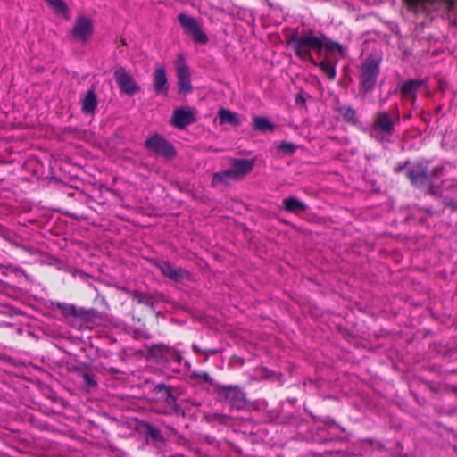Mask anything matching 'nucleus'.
<instances>
[{
    "mask_svg": "<svg viewBox=\"0 0 457 457\" xmlns=\"http://www.w3.org/2000/svg\"><path fill=\"white\" fill-rule=\"evenodd\" d=\"M179 93H190L193 90L188 66L182 54H178L175 61Z\"/></svg>",
    "mask_w": 457,
    "mask_h": 457,
    "instance_id": "7",
    "label": "nucleus"
},
{
    "mask_svg": "<svg viewBox=\"0 0 457 457\" xmlns=\"http://www.w3.org/2000/svg\"><path fill=\"white\" fill-rule=\"evenodd\" d=\"M283 209L290 213L299 214L306 212L307 205L295 197H287L283 200Z\"/></svg>",
    "mask_w": 457,
    "mask_h": 457,
    "instance_id": "20",
    "label": "nucleus"
},
{
    "mask_svg": "<svg viewBox=\"0 0 457 457\" xmlns=\"http://www.w3.org/2000/svg\"><path fill=\"white\" fill-rule=\"evenodd\" d=\"M405 176L411 185L419 189L428 185L430 180L428 167L420 162L414 163L408 168Z\"/></svg>",
    "mask_w": 457,
    "mask_h": 457,
    "instance_id": "11",
    "label": "nucleus"
},
{
    "mask_svg": "<svg viewBox=\"0 0 457 457\" xmlns=\"http://www.w3.org/2000/svg\"><path fill=\"white\" fill-rule=\"evenodd\" d=\"M313 65L319 67L322 73L329 79L334 80L337 75L336 71V65L332 64L331 62L328 61H321V62H316L313 60V62H311Z\"/></svg>",
    "mask_w": 457,
    "mask_h": 457,
    "instance_id": "26",
    "label": "nucleus"
},
{
    "mask_svg": "<svg viewBox=\"0 0 457 457\" xmlns=\"http://www.w3.org/2000/svg\"><path fill=\"white\" fill-rule=\"evenodd\" d=\"M133 300L137 301L139 304L153 307L154 304L162 300L163 295L161 294H146L139 291H133L131 293Z\"/></svg>",
    "mask_w": 457,
    "mask_h": 457,
    "instance_id": "19",
    "label": "nucleus"
},
{
    "mask_svg": "<svg viewBox=\"0 0 457 457\" xmlns=\"http://www.w3.org/2000/svg\"><path fill=\"white\" fill-rule=\"evenodd\" d=\"M192 349H193L194 353L196 354H204L205 353V351L203 350L202 348H200L196 344L192 345Z\"/></svg>",
    "mask_w": 457,
    "mask_h": 457,
    "instance_id": "34",
    "label": "nucleus"
},
{
    "mask_svg": "<svg viewBox=\"0 0 457 457\" xmlns=\"http://www.w3.org/2000/svg\"><path fill=\"white\" fill-rule=\"evenodd\" d=\"M205 351V353L204 354H207V355H214L217 353V350L216 349H207V350H204Z\"/></svg>",
    "mask_w": 457,
    "mask_h": 457,
    "instance_id": "36",
    "label": "nucleus"
},
{
    "mask_svg": "<svg viewBox=\"0 0 457 457\" xmlns=\"http://www.w3.org/2000/svg\"><path fill=\"white\" fill-rule=\"evenodd\" d=\"M218 118L220 125L229 124L234 127H238L241 125V120L238 115L228 109H220L218 112Z\"/></svg>",
    "mask_w": 457,
    "mask_h": 457,
    "instance_id": "21",
    "label": "nucleus"
},
{
    "mask_svg": "<svg viewBox=\"0 0 457 457\" xmlns=\"http://www.w3.org/2000/svg\"><path fill=\"white\" fill-rule=\"evenodd\" d=\"M399 123L400 116L397 105L395 107L394 114L386 110H379L375 112L371 118L372 130L383 137L392 136L395 131V126Z\"/></svg>",
    "mask_w": 457,
    "mask_h": 457,
    "instance_id": "3",
    "label": "nucleus"
},
{
    "mask_svg": "<svg viewBox=\"0 0 457 457\" xmlns=\"http://www.w3.org/2000/svg\"><path fill=\"white\" fill-rule=\"evenodd\" d=\"M48 6L59 16L70 20L71 15L66 3L63 0H45Z\"/></svg>",
    "mask_w": 457,
    "mask_h": 457,
    "instance_id": "24",
    "label": "nucleus"
},
{
    "mask_svg": "<svg viewBox=\"0 0 457 457\" xmlns=\"http://www.w3.org/2000/svg\"><path fill=\"white\" fill-rule=\"evenodd\" d=\"M93 34V24L89 18L79 16L71 30V37L80 43H86Z\"/></svg>",
    "mask_w": 457,
    "mask_h": 457,
    "instance_id": "9",
    "label": "nucleus"
},
{
    "mask_svg": "<svg viewBox=\"0 0 457 457\" xmlns=\"http://www.w3.org/2000/svg\"><path fill=\"white\" fill-rule=\"evenodd\" d=\"M296 56L305 62H313L312 51L320 53L324 47V40L312 32L303 36L293 35L287 41Z\"/></svg>",
    "mask_w": 457,
    "mask_h": 457,
    "instance_id": "1",
    "label": "nucleus"
},
{
    "mask_svg": "<svg viewBox=\"0 0 457 457\" xmlns=\"http://www.w3.org/2000/svg\"><path fill=\"white\" fill-rule=\"evenodd\" d=\"M254 161L249 159H233L230 169L224 172L225 176L241 178L252 171Z\"/></svg>",
    "mask_w": 457,
    "mask_h": 457,
    "instance_id": "15",
    "label": "nucleus"
},
{
    "mask_svg": "<svg viewBox=\"0 0 457 457\" xmlns=\"http://www.w3.org/2000/svg\"><path fill=\"white\" fill-rule=\"evenodd\" d=\"M57 306H58L59 309H63L64 308V304H62V303H58Z\"/></svg>",
    "mask_w": 457,
    "mask_h": 457,
    "instance_id": "38",
    "label": "nucleus"
},
{
    "mask_svg": "<svg viewBox=\"0 0 457 457\" xmlns=\"http://www.w3.org/2000/svg\"><path fill=\"white\" fill-rule=\"evenodd\" d=\"M144 146L154 154L163 156L166 159H171L177 154L175 147L159 134L147 137Z\"/></svg>",
    "mask_w": 457,
    "mask_h": 457,
    "instance_id": "6",
    "label": "nucleus"
},
{
    "mask_svg": "<svg viewBox=\"0 0 457 457\" xmlns=\"http://www.w3.org/2000/svg\"><path fill=\"white\" fill-rule=\"evenodd\" d=\"M443 169H444L443 166H436V167H434L431 171H428L429 179L432 177H435V178L440 177L441 174H442Z\"/></svg>",
    "mask_w": 457,
    "mask_h": 457,
    "instance_id": "32",
    "label": "nucleus"
},
{
    "mask_svg": "<svg viewBox=\"0 0 457 457\" xmlns=\"http://www.w3.org/2000/svg\"><path fill=\"white\" fill-rule=\"evenodd\" d=\"M278 149L285 154H292L295 150V146L291 143L282 142L278 146Z\"/></svg>",
    "mask_w": 457,
    "mask_h": 457,
    "instance_id": "30",
    "label": "nucleus"
},
{
    "mask_svg": "<svg viewBox=\"0 0 457 457\" xmlns=\"http://www.w3.org/2000/svg\"><path fill=\"white\" fill-rule=\"evenodd\" d=\"M81 376L84 379V383L85 385L88 387V388H93V387H96L97 386V382L95 378V376L93 374H90L88 372H86V371H82L81 372Z\"/></svg>",
    "mask_w": 457,
    "mask_h": 457,
    "instance_id": "29",
    "label": "nucleus"
},
{
    "mask_svg": "<svg viewBox=\"0 0 457 457\" xmlns=\"http://www.w3.org/2000/svg\"><path fill=\"white\" fill-rule=\"evenodd\" d=\"M189 378L197 382L213 385V378L206 371L194 370L190 373Z\"/></svg>",
    "mask_w": 457,
    "mask_h": 457,
    "instance_id": "27",
    "label": "nucleus"
},
{
    "mask_svg": "<svg viewBox=\"0 0 457 457\" xmlns=\"http://www.w3.org/2000/svg\"><path fill=\"white\" fill-rule=\"evenodd\" d=\"M140 428L147 439H150L153 442L161 443L164 441V437L162 436L160 429L151 423L143 421L140 425Z\"/></svg>",
    "mask_w": 457,
    "mask_h": 457,
    "instance_id": "22",
    "label": "nucleus"
},
{
    "mask_svg": "<svg viewBox=\"0 0 457 457\" xmlns=\"http://www.w3.org/2000/svg\"><path fill=\"white\" fill-rule=\"evenodd\" d=\"M149 354L158 360L164 361H174L180 364L182 355L180 352L164 344L154 345L149 348Z\"/></svg>",
    "mask_w": 457,
    "mask_h": 457,
    "instance_id": "10",
    "label": "nucleus"
},
{
    "mask_svg": "<svg viewBox=\"0 0 457 457\" xmlns=\"http://www.w3.org/2000/svg\"><path fill=\"white\" fill-rule=\"evenodd\" d=\"M295 103L297 104L304 105L305 99H304V97L301 94H297L296 96H295Z\"/></svg>",
    "mask_w": 457,
    "mask_h": 457,
    "instance_id": "35",
    "label": "nucleus"
},
{
    "mask_svg": "<svg viewBox=\"0 0 457 457\" xmlns=\"http://www.w3.org/2000/svg\"><path fill=\"white\" fill-rule=\"evenodd\" d=\"M253 129L260 132H271L275 126L267 118L262 116H254L253 118Z\"/></svg>",
    "mask_w": 457,
    "mask_h": 457,
    "instance_id": "25",
    "label": "nucleus"
},
{
    "mask_svg": "<svg viewBox=\"0 0 457 457\" xmlns=\"http://www.w3.org/2000/svg\"><path fill=\"white\" fill-rule=\"evenodd\" d=\"M444 184L445 185L446 189H453L457 187V182L453 180H445Z\"/></svg>",
    "mask_w": 457,
    "mask_h": 457,
    "instance_id": "33",
    "label": "nucleus"
},
{
    "mask_svg": "<svg viewBox=\"0 0 457 457\" xmlns=\"http://www.w3.org/2000/svg\"><path fill=\"white\" fill-rule=\"evenodd\" d=\"M407 163H408V162H406V163H405L404 165H399V166L395 167V171L396 173L401 172V171L405 168V166H406V164H407Z\"/></svg>",
    "mask_w": 457,
    "mask_h": 457,
    "instance_id": "37",
    "label": "nucleus"
},
{
    "mask_svg": "<svg viewBox=\"0 0 457 457\" xmlns=\"http://www.w3.org/2000/svg\"><path fill=\"white\" fill-rule=\"evenodd\" d=\"M97 106V99L93 89L88 90L82 99V112L85 114H92Z\"/></svg>",
    "mask_w": 457,
    "mask_h": 457,
    "instance_id": "23",
    "label": "nucleus"
},
{
    "mask_svg": "<svg viewBox=\"0 0 457 457\" xmlns=\"http://www.w3.org/2000/svg\"><path fill=\"white\" fill-rule=\"evenodd\" d=\"M153 393L159 395L162 400L167 406L170 407L172 413L177 416H184L183 409L177 403V398L172 394L171 387L164 383H159L153 388Z\"/></svg>",
    "mask_w": 457,
    "mask_h": 457,
    "instance_id": "8",
    "label": "nucleus"
},
{
    "mask_svg": "<svg viewBox=\"0 0 457 457\" xmlns=\"http://www.w3.org/2000/svg\"><path fill=\"white\" fill-rule=\"evenodd\" d=\"M178 21L186 34L191 36L193 41L197 44L208 43V37L203 30L201 24L192 16L185 13L178 15Z\"/></svg>",
    "mask_w": 457,
    "mask_h": 457,
    "instance_id": "5",
    "label": "nucleus"
},
{
    "mask_svg": "<svg viewBox=\"0 0 457 457\" xmlns=\"http://www.w3.org/2000/svg\"><path fill=\"white\" fill-rule=\"evenodd\" d=\"M326 50H328V52L330 53H338L340 54H343V46L337 43V42H335V41H332V40H326L324 41V47Z\"/></svg>",
    "mask_w": 457,
    "mask_h": 457,
    "instance_id": "28",
    "label": "nucleus"
},
{
    "mask_svg": "<svg viewBox=\"0 0 457 457\" xmlns=\"http://www.w3.org/2000/svg\"><path fill=\"white\" fill-rule=\"evenodd\" d=\"M424 85L422 79H409L400 87V95L403 98H411L413 102L417 99V91Z\"/></svg>",
    "mask_w": 457,
    "mask_h": 457,
    "instance_id": "17",
    "label": "nucleus"
},
{
    "mask_svg": "<svg viewBox=\"0 0 457 457\" xmlns=\"http://www.w3.org/2000/svg\"><path fill=\"white\" fill-rule=\"evenodd\" d=\"M380 72V60L368 56L360 66L359 91L366 95L372 91Z\"/></svg>",
    "mask_w": 457,
    "mask_h": 457,
    "instance_id": "2",
    "label": "nucleus"
},
{
    "mask_svg": "<svg viewBox=\"0 0 457 457\" xmlns=\"http://www.w3.org/2000/svg\"><path fill=\"white\" fill-rule=\"evenodd\" d=\"M114 78L119 87L125 94L131 96L140 91V87L123 67L115 70Z\"/></svg>",
    "mask_w": 457,
    "mask_h": 457,
    "instance_id": "12",
    "label": "nucleus"
},
{
    "mask_svg": "<svg viewBox=\"0 0 457 457\" xmlns=\"http://www.w3.org/2000/svg\"><path fill=\"white\" fill-rule=\"evenodd\" d=\"M420 190H423L426 194H429L431 195H436V190L434 187L433 183L431 182V179L428 182V185L423 186Z\"/></svg>",
    "mask_w": 457,
    "mask_h": 457,
    "instance_id": "31",
    "label": "nucleus"
},
{
    "mask_svg": "<svg viewBox=\"0 0 457 457\" xmlns=\"http://www.w3.org/2000/svg\"><path fill=\"white\" fill-rule=\"evenodd\" d=\"M335 111L341 116L345 122L352 126H357L359 124L356 110L352 105L340 104L337 103Z\"/></svg>",
    "mask_w": 457,
    "mask_h": 457,
    "instance_id": "18",
    "label": "nucleus"
},
{
    "mask_svg": "<svg viewBox=\"0 0 457 457\" xmlns=\"http://www.w3.org/2000/svg\"><path fill=\"white\" fill-rule=\"evenodd\" d=\"M153 87L157 96H168L169 85L166 70L163 66L155 67L153 72Z\"/></svg>",
    "mask_w": 457,
    "mask_h": 457,
    "instance_id": "16",
    "label": "nucleus"
},
{
    "mask_svg": "<svg viewBox=\"0 0 457 457\" xmlns=\"http://www.w3.org/2000/svg\"><path fill=\"white\" fill-rule=\"evenodd\" d=\"M195 116L192 111L180 107L174 110L170 123L174 128L182 130L195 123Z\"/></svg>",
    "mask_w": 457,
    "mask_h": 457,
    "instance_id": "14",
    "label": "nucleus"
},
{
    "mask_svg": "<svg viewBox=\"0 0 457 457\" xmlns=\"http://www.w3.org/2000/svg\"><path fill=\"white\" fill-rule=\"evenodd\" d=\"M215 387L220 401L228 403L232 409L242 410L246 405L245 392L237 386L217 384Z\"/></svg>",
    "mask_w": 457,
    "mask_h": 457,
    "instance_id": "4",
    "label": "nucleus"
},
{
    "mask_svg": "<svg viewBox=\"0 0 457 457\" xmlns=\"http://www.w3.org/2000/svg\"><path fill=\"white\" fill-rule=\"evenodd\" d=\"M156 267L163 276L172 281L181 282L191 278L190 272L180 267H175L168 262H161L156 264Z\"/></svg>",
    "mask_w": 457,
    "mask_h": 457,
    "instance_id": "13",
    "label": "nucleus"
}]
</instances>
